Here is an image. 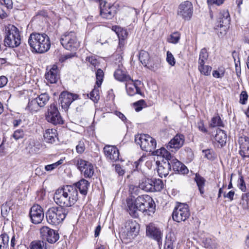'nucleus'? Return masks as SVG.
I'll use <instances>...</instances> for the list:
<instances>
[{
	"mask_svg": "<svg viewBox=\"0 0 249 249\" xmlns=\"http://www.w3.org/2000/svg\"><path fill=\"white\" fill-rule=\"evenodd\" d=\"M78 196L77 190L74 186L66 185L56 190L53 199L59 207H69L76 203Z\"/></svg>",
	"mask_w": 249,
	"mask_h": 249,
	"instance_id": "1",
	"label": "nucleus"
},
{
	"mask_svg": "<svg viewBox=\"0 0 249 249\" xmlns=\"http://www.w3.org/2000/svg\"><path fill=\"white\" fill-rule=\"evenodd\" d=\"M28 43L35 52L42 53L50 48V38L45 34L32 33L28 39Z\"/></svg>",
	"mask_w": 249,
	"mask_h": 249,
	"instance_id": "2",
	"label": "nucleus"
},
{
	"mask_svg": "<svg viewBox=\"0 0 249 249\" xmlns=\"http://www.w3.org/2000/svg\"><path fill=\"white\" fill-rule=\"evenodd\" d=\"M67 213L68 210L64 208L53 207L46 212V218L49 224L58 225L64 220Z\"/></svg>",
	"mask_w": 249,
	"mask_h": 249,
	"instance_id": "3",
	"label": "nucleus"
},
{
	"mask_svg": "<svg viewBox=\"0 0 249 249\" xmlns=\"http://www.w3.org/2000/svg\"><path fill=\"white\" fill-rule=\"evenodd\" d=\"M146 200V199H144V195L138 196L134 200L132 198L127 199V210L131 216L135 218L138 217L139 216L138 211L144 213L146 210L144 207V203Z\"/></svg>",
	"mask_w": 249,
	"mask_h": 249,
	"instance_id": "4",
	"label": "nucleus"
},
{
	"mask_svg": "<svg viewBox=\"0 0 249 249\" xmlns=\"http://www.w3.org/2000/svg\"><path fill=\"white\" fill-rule=\"evenodd\" d=\"M4 42L6 46L18 47L21 43V37L18 29L14 25H10L6 29Z\"/></svg>",
	"mask_w": 249,
	"mask_h": 249,
	"instance_id": "5",
	"label": "nucleus"
},
{
	"mask_svg": "<svg viewBox=\"0 0 249 249\" xmlns=\"http://www.w3.org/2000/svg\"><path fill=\"white\" fill-rule=\"evenodd\" d=\"M139 224L136 221L128 220L121 233V236L125 243L131 242L138 235Z\"/></svg>",
	"mask_w": 249,
	"mask_h": 249,
	"instance_id": "6",
	"label": "nucleus"
},
{
	"mask_svg": "<svg viewBox=\"0 0 249 249\" xmlns=\"http://www.w3.org/2000/svg\"><path fill=\"white\" fill-rule=\"evenodd\" d=\"M231 18L228 10L219 12L217 17L215 29L217 30L219 36L225 35L229 28Z\"/></svg>",
	"mask_w": 249,
	"mask_h": 249,
	"instance_id": "7",
	"label": "nucleus"
},
{
	"mask_svg": "<svg viewBox=\"0 0 249 249\" xmlns=\"http://www.w3.org/2000/svg\"><path fill=\"white\" fill-rule=\"evenodd\" d=\"M139 187L146 192H159L162 189L163 183L160 179L143 178L140 180Z\"/></svg>",
	"mask_w": 249,
	"mask_h": 249,
	"instance_id": "8",
	"label": "nucleus"
},
{
	"mask_svg": "<svg viewBox=\"0 0 249 249\" xmlns=\"http://www.w3.org/2000/svg\"><path fill=\"white\" fill-rule=\"evenodd\" d=\"M135 142L140 145L141 149L145 151L152 152L156 148V140L147 134H140L135 136Z\"/></svg>",
	"mask_w": 249,
	"mask_h": 249,
	"instance_id": "9",
	"label": "nucleus"
},
{
	"mask_svg": "<svg viewBox=\"0 0 249 249\" xmlns=\"http://www.w3.org/2000/svg\"><path fill=\"white\" fill-rule=\"evenodd\" d=\"M60 42L62 46L68 50L75 51L80 46L76 34L73 32L66 33L62 35Z\"/></svg>",
	"mask_w": 249,
	"mask_h": 249,
	"instance_id": "10",
	"label": "nucleus"
},
{
	"mask_svg": "<svg viewBox=\"0 0 249 249\" xmlns=\"http://www.w3.org/2000/svg\"><path fill=\"white\" fill-rule=\"evenodd\" d=\"M190 215L188 206L186 204H180L173 212V219L177 222L185 221Z\"/></svg>",
	"mask_w": 249,
	"mask_h": 249,
	"instance_id": "11",
	"label": "nucleus"
},
{
	"mask_svg": "<svg viewBox=\"0 0 249 249\" xmlns=\"http://www.w3.org/2000/svg\"><path fill=\"white\" fill-rule=\"evenodd\" d=\"M46 119L48 122L55 125L63 123V120L55 103L52 104L49 107Z\"/></svg>",
	"mask_w": 249,
	"mask_h": 249,
	"instance_id": "12",
	"label": "nucleus"
},
{
	"mask_svg": "<svg viewBox=\"0 0 249 249\" xmlns=\"http://www.w3.org/2000/svg\"><path fill=\"white\" fill-rule=\"evenodd\" d=\"M194 11L192 3L188 0L182 2L178 7L177 15L183 19L189 20L191 18Z\"/></svg>",
	"mask_w": 249,
	"mask_h": 249,
	"instance_id": "13",
	"label": "nucleus"
},
{
	"mask_svg": "<svg viewBox=\"0 0 249 249\" xmlns=\"http://www.w3.org/2000/svg\"><path fill=\"white\" fill-rule=\"evenodd\" d=\"M75 164L85 178H90L93 176L94 169L90 162L82 159H78L76 160Z\"/></svg>",
	"mask_w": 249,
	"mask_h": 249,
	"instance_id": "14",
	"label": "nucleus"
},
{
	"mask_svg": "<svg viewBox=\"0 0 249 249\" xmlns=\"http://www.w3.org/2000/svg\"><path fill=\"white\" fill-rule=\"evenodd\" d=\"M40 235L43 240L50 243H55L59 238L57 231L48 227H43L40 230Z\"/></svg>",
	"mask_w": 249,
	"mask_h": 249,
	"instance_id": "15",
	"label": "nucleus"
},
{
	"mask_svg": "<svg viewBox=\"0 0 249 249\" xmlns=\"http://www.w3.org/2000/svg\"><path fill=\"white\" fill-rule=\"evenodd\" d=\"M44 216L43 209L40 205L36 204L31 207L30 211V216L33 223L37 224L41 223Z\"/></svg>",
	"mask_w": 249,
	"mask_h": 249,
	"instance_id": "16",
	"label": "nucleus"
},
{
	"mask_svg": "<svg viewBox=\"0 0 249 249\" xmlns=\"http://www.w3.org/2000/svg\"><path fill=\"white\" fill-rule=\"evenodd\" d=\"M78 96L67 91L62 92L60 95V101L62 108L67 110L70 106L74 100L77 99Z\"/></svg>",
	"mask_w": 249,
	"mask_h": 249,
	"instance_id": "17",
	"label": "nucleus"
},
{
	"mask_svg": "<svg viewBox=\"0 0 249 249\" xmlns=\"http://www.w3.org/2000/svg\"><path fill=\"white\" fill-rule=\"evenodd\" d=\"M140 85H141L140 81H133L131 78L130 80L125 82V89L128 95L129 96H133L136 94L142 95L141 89L139 87Z\"/></svg>",
	"mask_w": 249,
	"mask_h": 249,
	"instance_id": "18",
	"label": "nucleus"
},
{
	"mask_svg": "<svg viewBox=\"0 0 249 249\" xmlns=\"http://www.w3.org/2000/svg\"><path fill=\"white\" fill-rule=\"evenodd\" d=\"M104 152L106 158L112 162L119 160V152L114 146L107 145L104 148Z\"/></svg>",
	"mask_w": 249,
	"mask_h": 249,
	"instance_id": "19",
	"label": "nucleus"
},
{
	"mask_svg": "<svg viewBox=\"0 0 249 249\" xmlns=\"http://www.w3.org/2000/svg\"><path fill=\"white\" fill-rule=\"evenodd\" d=\"M170 168L178 174H186L189 172L187 167L176 158L172 157L169 160Z\"/></svg>",
	"mask_w": 249,
	"mask_h": 249,
	"instance_id": "20",
	"label": "nucleus"
},
{
	"mask_svg": "<svg viewBox=\"0 0 249 249\" xmlns=\"http://www.w3.org/2000/svg\"><path fill=\"white\" fill-rule=\"evenodd\" d=\"M239 154L243 159L249 158V137L244 136L239 138Z\"/></svg>",
	"mask_w": 249,
	"mask_h": 249,
	"instance_id": "21",
	"label": "nucleus"
},
{
	"mask_svg": "<svg viewBox=\"0 0 249 249\" xmlns=\"http://www.w3.org/2000/svg\"><path fill=\"white\" fill-rule=\"evenodd\" d=\"M184 136L182 134H177L169 142L167 148H174L176 150L181 148L184 143Z\"/></svg>",
	"mask_w": 249,
	"mask_h": 249,
	"instance_id": "22",
	"label": "nucleus"
},
{
	"mask_svg": "<svg viewBox=\"0 0 249 249\" xmlns=\"http://www.w3.org/2000/svg\"><path fill=\"white\" fill-rule=\"evenodd\" d=\"M146 232L147 235L152 237L160 243L161 240L162 233L159 229L150 224L146 226Z\"/></svg>",
	"mask_w": 249,
	"mask_h": 249,
	"instance_id": "23",
	"label": "nucleus"
},
{
	"mask_svg": "<svg viewBox=\"0 0 249 249\" xmlns=\"http://www.w3.org/2000/svg\"><path fill=\"white\" fill-rule=\"evenodd\" d=\"M46 80L50 83H55L59 78V71L57 66L53 65L45 74Z\"/></svg>",
	"mask_w": 249,
	"mask_h": 249,
	"instance_id": "24",
	"label": "nucleus"
},
{
	"mask_svg": "<svg viewBox=\"0 0 249 249\" xmlns=\"http://www.w3.org/2000/svg\"><path fill=\"white\" fill-rule=\"evenodd\" d=\"M158 165L157 172L159 176L161 178L166 177L171 170L169 160L160 163V161L156 162Z\"/></svg>",
	"mask_w": 249,
	"mask_h": 249,
	"instance_id": "25",
	"label": "nucleus"
},
{
	"mask_svg": "<svg viewBox=\"0 0 249 249\" xmlns=\"http://www.w3.org/2000/svg\"><path fill=\"white\" fill-rule=\"evenodd\" d=\"M114 76L115 78L120 82H126L130 80V76L127 74L125 69L123 66H119L118 69H117L114 73Z\"/></svg>",
	"mask_w": 249,
	"mask_h": 249,
	"instance_id": "26",
	"label": "nucleus"
},
{
	"mask_svg": "<svg viewBox=\"0 0 249 249\" xmlns=\"http://www.w3.org/2000/svg\"><path fill=\"white\" fill-rule=\"evenodd\" d=\"M145 199L146 200H145L144 207L146 210L144 213L148 215H151L155 213L156 205L152 198L149 196L144 195V199Z\"/></svg>",
	"mask_w": 249,
	"mask_h": 249,
	"instance_id": "27",
	"label": "nucleus"
},
{
	"mask_svg": "<svg viewBox=\"0 0 249 249\" xmlns=\"http://www.w3.org/2000/svg\"><path fill=\"white\" fill-rule=\"evenodd\" d=\"M57 133L55 129H48L44 133V138L46 142L53 143L57 138Z\"/></svg>",
	"mask_w": 249,
	"mask_h": 249,
	"instance_id": "28",
	"label": "nucleus"
},
{
	"mask_svg": "<svg viewBox=\"0 0 249 249\" xmlns=\"http://www.w3.org/2000/svg\"><path fill=\"white\" fill-rule=\"evenodd\" d=\"M89 183L85 179H82L75 184L76 189L78 188L81 194L86 195L87 194Z\"/></svg>",
	"mask_w": 249,
	"mask_h": 249,
	"instance_id": "29",
	"label": "nucleus"
},
{
	"mask_svg": "<svg viewBox=\"0 0 249 249\" xmlns=\"http://www.w3.org/2000/svg\"><path fill=\"white\" fill-rule=\"evenodd\" d=\"M214 138L215 141L222 146L225 144L227 138V135L224 130L218 129Z\"/></svg>",
	"mask_w": 249,
	"mask_h": 249,
	"instance_id": "30",
	"label": "nucleus"
},
{
	"mask_svg": "<svg viewBox=\"0 0 249 249\" xmlns=\"http://www.w3.org/2000/svg\"><path fill=\"white\" fill-rule=\"evenodd\" d=\"M152 152V155L163 157L165 158L166 160H169L172 157L171 153L163 147L157 149L156 151L153 150Z\"/></svg>",
	"mask_w": 249,
	"mask_h": 249,
	"instance_id": "31",
	"label": "nucleus"
},
{
	"mask_svg": "<svg viewBox=\"0 0 249 249\" xmlns=\"http://www.w3.org/2000/svg\"><path fill=\"white\" fill-rule=\"evenodd\" d=\"M30 249H49L48 244L42 240L32 241L30 245Z\"/></svg>",
	"mask_w": 249,
	"mask_h": 249,
	"instance_id": "32",
	"label": "nucleus"
},
{
	"mask_svg": "<svg viewBox=\"0 0 249 249\" xmlns=\"http://www.w3.org/2000/svg\"><path fill=\"white\" fill-rule=\"evenodd\" d=\"M195 180L196 183L200 194L201 195H203L206 180L204 178L196 174L195 176Z\"/></svg>",
	"mask_w": 249,
	"mask_h": 249,
	"instance_id": "33",
	"label": "nucleus"
},
{
	"mask_svg": "<svg viewBox=\"0 0 249 249\" xmlns=\"http://www.w3.org/2000/svg\"><path fill=\"white\" fill-rule=\"evenodd\" d=\"M139 58L141 62L144 66H146L147 65H150L149 55L147 52L142 50L140 51Z\"/></svg>",
	"mask_w": 249,
	"mask_h": 249,
	"instance_id": "34",
	"label": "nucleus"
},
{
	"mask_svg": "<svg viewBox=\"0 0 249 249\" xmlns=\"http://www.w3.org/2000/svg\"><path fill=\"white\" fill-rule=\"evenodd\" d=\"M204 247L209 249H216L217 247V243L215 239L209 237L206 238L203 241Z\"/></svg>",
	"mask_w": 249,
	"mask_h": 249,
	"instance_id": "35",
	"label": "nucleus"
},
{
	"mask_svg": "<svg viewBox=\"0 0 249 249\" xmlns=\"http://www.w3.org/2000/svg\"><path fill=\"white\" fill-rule=\"evenodd\" d=\"M49 96L47 93H44L38 96L36 99L40 107H44L49 100Z\"/></svg>",
	"mask_w": 249,
	"mask_h": 249,
	"instance_id": "36",
	"label": "nucleus"
},
{
	"mask_svg": "<svg viewBox=\"0 0 249 249\" xmlns=\"http://www.w3.org/2000/svg\"><path fill=\"white\" fill-rule=\"evenodd\" d=\"M212 69V68L211 66L205 65V64L198 65V71L201 74L205 76H209L210 75Z\"/></svg>",
	"mask_w": 249,
	"mask_h": 249,
	"instance_id": "37",
	"label": "nucleus"
},
{
	"mask_svg": "<svg viewBox=\"0 0 249 249\" xmlns=\"http://www.w3.org/2000/svg\"><path fill=\"white\" fill-rule=\"evenodd\" d=\"M39 105V104H38V103L36 101V98L30 99L27 108L31 111L36 112L39 109L40 107Z\"/></svg>",
	"mask_w": 249,
	"mask_h": 249,
	"instance_id": "38",
	"label": "nucleus"
},
{
	"mask_svg": "<svg viewBox=\"0 0 249 249\" xmlns=\"http://www.w3.org/2000/svg\"><path fill=\"white\" fill-rule=\"evenodd\" d=\"M209 126L211 127H223L224 124L220 117L217 115L213 117L209 124Z\"/></svg>",
	"mask_w": 249,
	"mask_h": 249,
	"instance_id": "39",
	"label": "nucleus"
},
{
	"mask_svg": "<svg viewBox=\"0 0 249 249\" xmlns=\"http://www.w3.org/2000/svg\"><path fill=\"white\" fill-rule=\"evenodd\" d=\"M240 205L243 209L249 208V192L242 194Z\"/></svg>",
	"mask_w": 249,
	"mask_h": 249,
	"instance_id": "40",
	"label": "nucleus"
},
{
	"mask_svg": "<svg viewBox=\"0 0 249 249\" xmlns=\"http://www.w3.org/2000/svg\"><path fill=\"white\" fill-rule=\"evenodd\" d=\"M208 57L209 54L207 49L206 48L202 49L199 53L198 65L205 64L206 61L208 58Z\"/></svg>",
	"mask_w": 249,
	"mask_h": 249,
	"instance_id": "41",
	"label": "nucleus"
},
{
	"mask_svg": "<svg viewBox=\"0 0 249 249\" xmlns=\"http://www.w3.org/2000/svg\"><path fill=\"white\" fill-rule=\"evenodd\" d=\"M202 153L204 157L208 160H213L216 158L215 153L212 149L203 150Z\"/></svg>",
	"mask_w": 249,
	"mask_h": 249,
	"instance_id": "42",
	"label": "nucleus"
},
{
	"mask_svg": "<svg viewBox=\"0 0 249 249\" xmlns=\"http://www.w3.org/2000/svg\"><path fill=\"white\" fill-rule=\"evenodd\" d=\"M9 242V236L3 234L0 235V249H6Z\"/></svg>",
	"mask_w": 249,
	"mask_h": 249,
	"instance_id": "43",
	"label": "nucleus"
},
{
	"mask_svg": "<svg viewBox=\"0 0 249 249\" xmlns=\"http://www.w3.org/2000/svg\"><path fill=\"white\" fill-rule=\"evenodd\" d=\"M237 185L239 188L242 192H245L246 191L247 188L246 183L241 173H239V178L237 181Z\"/></svg>",
	"mask_w": 249,
	"mask_h": 249,
	"instance_id": "44",
	"label": "nucleus"
},
{
	"mask_svg": "<svg viewBox=\"0 0 249 249\" xmlns=\"http://www.w3.org/2000/svg\"><path fill=\"white\" fill-rule=\"evenodd\" d=\"M225 69L223 67H219L217 70L213 71V76L216 78H221L224 76Z\"/></svg>",
	"mask_w": 249,
	"mask_h": 249,
	"instance_id": "45",
	"label": "nucleus"
},
{
	"mask_svg": "<svg viewBox=\"0 0 249 249\" xmlns=\"http://www.w3.org/2000/svg\"><path fill=\"white\" fill-rule=\"evenodd\" d=\"M63 160L61 159L57 162L53 164H48L45 166V170L48 172H51L56 169L59 165L63 163Z\"/></svg>",
	"mask_w": 249,
	"mask_h": 249,
	"instance_id": "46",
	"label": "nucleus"
},
{
	"mask_svg": "<svg viewBox=\"0 0 249 249\" xmlns=\"http://www.w3.org/2000/svg\"><path fill=\"white\" fill-rule=\"evenodd\" d=\"M104 75L103 71L100 69H98L96 72V84L98 87H100L102 83Z\"/></svg>",
	"mask_w": 249,
	"mask_h": 249,
	"instance_id": "47",
	"label": "nucleus"
},
{
	"mask_svg": "<svg viewBox=\"0 0 249 249\" xmlns=\"http://www.w3.org/2000/svg\"><path fill=\"white\" fill-rule=\"evenodd\" d=\"M180 37V35L178 32H174L170 35L168 41L170 43L176 44L179 41Z\"/></svg>",
	"mask_w": 249,
	"mask_h": 249,
	"instance_id": "48",
	"label": "nucleus"
},
{
	"mask_svg": "<svg viewBox=\"0 0 249 249\" xmlns=\"http://www.w3.org/2000/svg\"><path fill=\"white\" fill-rule=\"evenodd\" d=\"M99 90L94 89L90 93V98L94 102H97L99 99Z\"/></svg>",
	"mask_w": 249,
	"mask_h": 249,
	"instance_id": "49",
	"label": "nucleus"
},
{
	"mask_svg": "<svg viewBox=\"0 0 249 249\" xmlns=\"http://www.w3.org/2000/svg\"><path fill=\"white\" fill-rule=\"evenodd\" d=\"M145 105V101L143 100H140L133 103V106L137 112L141 111Z\"/></svg>",
	"mask_w": 249,
	"mask_h": 249,
	"instance_id": "50",
	"label": "nucleus"
},
{
	"mask_svg": "<svg viewBox=\"0 0 249 249\" xmlns=\"http://www.w3.org/2000/svg\"><path fill=\"white\" fill-rule=\"evenodd\" d=\"M11 209L7 203L1 206V213L3 217H6L10 212Z\"/></svg>",
	"mask_w": 249,
	"mask_h": 249,
	"instance_id": "51",
	"label": "nucleus"
},
{
	"mask_svg": "<svg viewBox=\"0 0 249 249\" xmlns=\"http://www.w3.org/2000/svg\"><path fill=\"white\" fill-rule=\"evenodd\" d=\"M85 144L83 141L78 142V144L76 146V150L78 154H82L85 150Z\"/></svg>",
	"mask_w": 249,
	"mask_h": 249,
	"instance_id": "52",
	"label": "nucleus"
},
{
	"mask_svg": "<svg viewBox=\"0 0 249 249\" xmlns=\"http://www.w3.org/2000/svg\"><path fill=\"white\" fill-rule=\"evenodd\" d=\"M24 135V133L23 130L22 129H19L15 131L14 134H13V137L16 140H18L19 139L22 138Z\"/></svg>",
	"mask_w": 249,
	"mask_h": 249,
	"instance_id": "53",
	"label": "nucleus"
},
{
	"mask_svg": "<svg viewBox=\"0 0 249 249\" xmlns=\"http://www.w3.org/2000/svg\"><path fill=\"white\" fill-rule=\"evenodd\" d=\"M166 60L167 62L171 66H173L175 64V60L171 52L168 51L167 52Z\"/></svg>",
	"mask_w": 249,
	"mask_h": 249,
	"instance_id": "54",
	"label": "nucleus"
},
{
	"mask_svg": "<svg viewBox=\"0 0 249 249\" xmlns=\"http://www.w3.org/2000/svg\"><path fill=\"white\" fill-rule=\"evenodd\" d=\"M248 96L247 92L246 91H242L240 95V103L242 105L245 104L248 100Z\"/></svg>",
	"mask_w": 249,
	"mask_h": 249,
	"instance_id": "55",
	"label": "nucleus"
},
{
	"mask_svg": "<svg viewBox=\"0 0 249 249\" xmlns=\"http://www.w3.org/2000/svg\"><path fill=\"white\" fill-rule=\"evenodd\" d=\"M196 126L199 130L200 131L204 133L207 132V129L204 126V122L203 120H200L199 122H198Z\"/></svg>",
	"mask_w": 249,
	"mask_h": 249,
	"instance_id": "56",
	"label": "nucleus"
},
{
	"mask_svg": "<svg viewBox=\"0 0 249 249\" xmlns=\"http://www.w3.org/2000/svg\"><path fill=\"white\" fill-rule=\"evenodd\" d=\"M0 2L2 5H4L7 9H11L13 8L12 0H1Z\"/></svg>",
	"mask_w": 249,
	"mask_h": 249,
	"instance_id": "57",
	"label": "nucleus"
},
{
	"mask_svg": "<svg viewBox=\"0 0 249 249\" xmlns=\"http://www.w3.org/2000/svg\"><path fill=\"white\" fill-rule=\"evenodd\" d=\"M86 60L94 67H96L98 64V62L96 59L95 56H91L87 57L86 58Z\"/></svg>",
	"mask_w": 249,
	"mask_h": 249,
	"instance_id": "58",
	"label": "nucleus"
},
{
	"mask_svg": "<svg viewBox=\"0 0 249 249\" xmlns=\"http://www.w3.org/2000/svg\"><path fill=\"white\" fill-rule=\"evenodd\" d=\"M117 36L120 39L124 40L127 37V32L126 30L122 28Z\"/></svg>",
	"mask_w": 249,
	"mask_h": 249,
	"instance_id": "59",
	"label": "nucleus"
},
{
	"mask_svg": "<svg viewBox=\"0 0 249 249\" xmlns=\"http://www.w3.org/2000/svg\"><path fill=\"white\" fill-rule=\"evenodd\" d=\"M75 53H69L68 54L64 55L61 56V57L60 59V60L61 62H64L68 59L74 57L75 56Z\"/></svg>",
	"mask_w": 249,
	"mask_h": 249,
	"instance_id": "60",
	"label": "nucleus"
},
{
	"mask_svg": "<svg viewBox=\"0 0 249 249\" xmlns=\"http://www.w3.org/2000/svg\"><path fill=\"white\" fill-rule=\"evenodd\" d=\"M234 195V192L233 191H230L227 194H226L225 192L223 194V196L225 198H229L230 201H232L233 199Z\"/></svg>",
	"mask_w": 249,
	"mask_h": 249,
	"instance_id": "61",
	"label": "nucleus"
},
{
	"mask_svg": "<svg viewBox=\"0 0 249 249\" xmlns=\"http://www.w3.org/2000/svg\"><path fill=\"white\" fill-rule=\"evenodd\" d=\"M225 0H207V2L209 5L216 4L220 5L222 4Z\"/></svg>",
	"mask_w": 249,
	"mask_h": 249,
	"instance_id": "62",
	"label": "nucleus"
},
{
	"mask_svg": "<svg viewBox=\"0 0 249 249\" xmlns=\"http://www.w3.org/2000/svg\"><path fill=\"white\" fill-rule=\"evenodd\" d=\"M8 80L6 77L4 76H0V88H2L6 85Z\"/></svg>",
	"mask_w": 249,
	"mask_h": 249,
	"instance_id": "63",
	"label": "nucleus"
},
{
	"mask_svg": "<svg viewBox=\"0 0 249 249\" xmlns=\"http://www.w3.org/2000/svg\"><path fill=\"white\" fill-rule=\"evenodd\" d=\"M115 171L118 173L119 175H123L124 173V170L122 168L119 164H116L115 166Z\"/></svg>",
	"mask_w": 249,
	"mask_h": 249,
	"instance_id": "64",
	"label": "nucleus"
}]
</instances>
